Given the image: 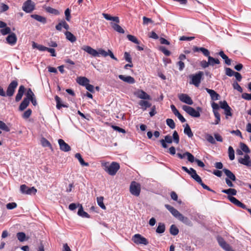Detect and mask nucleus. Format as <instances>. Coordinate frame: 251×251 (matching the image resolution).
<instances>
[{"label":"nucleus","mask_w":251,"mask_h":251,"mask_svg":"<svg viewBox=\"0 0 251 251\" xmlns=\"http://www.w3.org/2000/svg\"><path fill=\"white\" fill-rule=\"evenodd\" d=\"M238 162L248 167L251 166V161H250V157L249 155L246 154L244 158H241L238 159Z\"/></svg>","instance_id":"nucleus-13"},{"label":"nucleus","mask_w":251,"mask_h":251,"mask_svg":"<svg viewBox=\"0 0 251 251\" xmlns=\"http://www.w3.org/2000/svg\"><path fill=\"white\" fill-rule=\"evenodd\" d=\"M160 50L166 56H169L171 54V52L164 47H160Z\"/></svg>","instance_id":"nucleus-61"},{"label":"nucleus","mask_w":251,"mask_h":251,"mask_svg":"<svg viewBox=\"0 0 251 251\" xmlns=\"http://www.w3.org/2000/svg\"><path fill=\"white\" fill-rule=\"evenodd\" d=\"M25 96H26V97L25 98L29 100H30V99H31L32 98L35 97L33 92L32 91V90L30 88H29L27 90V91L26 93Z\"/></svg>","instance_id":"nucleus-46"},{"label":"nucleus","mask_w":251,"mask_h":251,"mask_svg":"<svg viewBox=\"0 0 251 251\" xmlns=\"http://www.w3.org/2000/svg\"><path fill=\"white\" fill-rule=\"evenodd\" d=\"M232 86L234 89L237 90L239 92L242 93L243 92V89L237 82H234L232 84Z\"/></svg>","instance_id":"nucleus-57"},{"label":"nucleus","mask_w":251,"mask_h":251,"mask_svg":"<svg viewBox=\"0 0 251 251\" xmlns=\"http://www.w3.org/2000/svg\"><path fill=\"white\" fill-rule=\"evenodd\" d=\"M165 230V226L164 223H159L158 226L156 229V232L158 233H163Z\"/></svg>","instance_id":"nucleus-35"},{"label":"nucleus","mask_w":251,"mask_h":251,"mask_svg":"<svg viewBox=\"0 0 251 251\" xmlns=\"http://www.w3.org/2000/svg\"><path fill=\"white\" fill-rule=\"evenodd\" d=\"M242 98L246 100H251V93H244L242 95Z\"/></svg>","instance_id":"nucleus-64"},{"label":"nucleus","mask_w":251,"mask_h":251,"mask_svg":"<svg viewBox=\"0 0 251 251\" xmlns=\"http://www.w3.org/2000/svg\"><path fill=\"white\" fill-rule=\"evenodd\" d=\"M29 102L30 100L24 98L19 106V110L21 111L24 110L28 106Z\"/></svg>","instance_id":"nucleus-24"},{"label":"nucleus","mask_w":251,"mask_h":251,"mask_svg":"<svg viewBox=\"0 0 251 251\" xmlns=\"http://www.w3.org/2000/svg\"><path fill=\"white\" fill-rule=\"evenodd\" d=\"M17 237L18 239L20 242H23L25 239V233H24L23 232H18L17 234Z\"/></svg>","instance_id":"nucleus-47"},{"label":"nucleus","mask_w":251,"mask_h":251,"mask_svg":"<svg viewBox=\"0 0 251 251\" xmlns=\"http://www.w3.org/2000/svg\"><path fill=\"white\" fill-rule=\"evenodd\" d=\"M193 51L194 52H199L201 51L202 54L206 57H208V56H210V52L209 51L203 47H194L193 49Z\"/></svg>","instance_id":"nucleus-16"},{"label":"nucleus","mask_w":251,"mask_h":251,"mask_svg":"<svg viewBox=\"0 0 251 251\" xmlns=\"http://www.w3.org/2000/svg\"><path fill=\"white\" fill-rule=\"evenodd\" d=\"M81 49L94 57L99 56L100 55L102 56H105L106 55L105 50L102 49H99L97 50L90 46L84 45L81 47Z\"/></svg>","instance_id":"nucleus-2"},{"label":"nucleus","mask_w":251,"mask_h":251,"mask_svg":"<svg viewBox=\"0 0 251 251\" xmlns=\"http://www.w3.org/2000/svg\"><path fill=\"white\" fill-rule=\"evenodd\" d=\"M177 219L187 225L191 226L192 225L191 222L189 219L181 214L177 218Z\"/></svg>","instance_id":"nucleus-27"},{"label":"nucleus","mask_w":251,"mask_h":251,"mask_svg":"<svg viewBox=\"0 0 251 251\" xmlns=\"http://www.w3.org/2000/svg\"><path fill=\"white\" fill-rule=\"evenodd\" d=\"M41 143L42 146H43L44 147H48L50 149L52 148L51 145L50 144V142L48 140H47L45 138L43 137L41 138Z\"/></svg>","instance_id":"nucleus-38"},{"label":"nucleus","mask_w":251,"mask_h":251,"mask_svg":"<svg viewBox=\"0 0 251 251\" xmlns=\"http://www.w3.org/2000/svg\"><path fill=\"white\" fill-rule=\"evenodd\" d=\"M184 133L186 134L189 137L191 138L193 136V133L188 125L186 124L184 129Z\"/></svg>","instance_id":"nucleus-33"},{"label":"nucleus","mask_w":251,"mask_h":251,"mask_svg":"<svg viewBox=\"0 0 251 251\" xmlns=\"http://www.w3.org/2000/svg\"><path fill=\"white\" fill-rule=\"evenodd\" d=\"M170 232L172 235L175 236L178 233L179 230L175 225H172L170 227Z\"/></svg>","instance_id":"nucleus-36"},{"label":"nucleus","mask_w":251,"mask_h":251,"mask_svg":"<svg viewBox=\"0 0 251 251\" xmlns=\"http://www.w3.org/2000/svg\"><path fill=\"white\" fill-rule=\"evenodd\" d=\"M174 142L178 144L179 142V137L176 131H174L173 134Z\"/></svg>","instance_id":"nucleus-50"},{"label":"nucleus","mask_w":251,"mask_h":251,"mask_svg":"<svg viewBox=\"0 0 251 251\" xmlns=\"http://www.w3.org/2000/svg\"><path fill=\"white\" fill-rule=\"evenodd\" d=\"M181 168L182 170L188 173L189 175L191 176V177L192 175H193V173H197L196 170L192 168H190L189 169H188L186 167L182 166Z\"/></svg>","instance_id":"nucleus-39"},{"label":"nucleus","mask_w":251,"mask_h":251,"mask_svg":"<svg viewBox=\"0 0 251 251\" xmlns=\"http://www.w3.org/2000/svg\"><path fill=\"white\" fill-rule=\"evenodd\" d=\"M132 241L136 244L147 245L149 244L148 240L140 234H136L132 238Z\"/></svg>","instance_id":"nucleus-5"},{"label":"nucleus","mask_w":251,"mask_h":251,"mask_svg":"<svg viewBox=\"0 0 251 251\" xmlns=\"http://www.w3.org/2000/svg\"><path fill=\"white\" fill-rule=\"evenodd\" d=\"M118 77L121 80L129 84H133L135 82L134 78L131 76H125L124 75H120Z\"/></svg>","instance_id":"nucleus-17"},{"label":"nucleus","mask_w":251,"mask_h":251,"mask_svg":"<svg viewBox=\"0 0 251 251\" xmlns=\"http://www.w3.org/2000/svg\"><path fill=\"white\" fill-rule=\"evenodd\" d=\"M20 191L24 194L35 195L37 192V190L34 187H28L26 185L23 184L20 186Z\"/></svg>","instance_id":"nucleus-8"},{"label":"nucleus","mask_w":251,"mask_h":251,"mask_svg":"<svg viewBox=\"0 0 251 251\" xmlns=\"http://www.w3.org/2000/svg\"><path fill=\"white\" fill-rule=\"evenodd\" d=\"M58 142L61 151L64 152H68L71 151V149L70 146L68 144H67L63 139H59L58 140Z\"/></svg>","instance_id":"nucleus-11"},{"label":"nucleus","mask_w":251,"mask_h":251,"mask_svg":"<svg viewBox=\"0 0 251 251\" xmlns=\"http://www.w3.org/2000/svg\"><path fill=\"white\" fill-rule=\"evenodd\" d=\"M218 54L225 60V62L226 64L227 65L231 64V60L224 53L223 51H220L218 53Z\"/></svg>","instance_id":"nucleus-28"},{"label":"nucleus","mask_w":251,"mask_h":251,"mask_svg":"<svg viewBox=\"0 0 251 251\" xmlns=\"http://www.w3.org/2000/svg\"><path fill=\"white\" fill-rule=\"evenodd\" d=\"M0 129L6 132L10 131V128L1 121H0Z\"/></svg>","instance_id":"nucleus-45"},{"label":"nucleus","mask_w":251,"mask_h":251,"mask_svg":"<svg viewBox=\"0 0 251 251\" xmlns=\"http://www.w3.org/2000/svg\"><path fill=\"white\" fill-rule=\"evenodd\" d=\"M6 40L9 44L14 45L16 43L17 38L14 33H11L6 37Z\"/></svg>","instance_id":"nucleus-14"},{"label":"nucleus","mask_w":251,"mask_h":251,"mask_svg":"<svg viewBox=\"0 0 251 251\" xmlns=\"http://www.w3.org/2000/svg\"><path fill=\"white\" fill-rule=\"evenodd\" d=\"M103 197H98L97 198V201L98 204L102 209H106V207H105V205L104 204V203L103 202Z\"/></svg>","instance_id":"nucleus-42"},{"label":"nucleus","mask_w":251,"mask_h":251,"mask_svg":"<svg viewBox=\"0 0 251 251\" xmlns=\"http://www.w3.org/2000/svg\"><path fill=\"white\" fill-rule=\"evenodd\" d=\"M139 104L142 108H144V110L146 109V108L148 107H150L151 105V103L145 100H140L139 102Z\"/></svg>","instance_id":"nucleus-37"},{"label":"nucleus","mask_w":251,"mask_h":251,"mask_svg":"<svg viewBox=\"0 0 251 251\" xmlns=\"http://www.w3.org/2000/svg\"><path fill=\"white\" fill-rule=\"evenodd\" d=\"M46 10L47 12L50 14H53L55 15H58L59 14V12L58 10L50 7H47L46 8Z\"/></svg>","instance_id":"nucleus-41"},{"label":"nucleus","mask_w":251,"mask_h":251,"mask_svg":"<svg viewBox=\"0 0 251 251\" xmlns=\"http://www.w3.org/2000/svg\"><path fill=\"white\" fill-rule=\"evenodd\" d=\"M127 38L130 41H131L135 44H139V41L138 40V39L136 38V37L133 35L128 34L127 35Z\"/></svg>","instance_id":"nucleus-43"},{"label":"nucleus","mask_w":251,"mask_h":251,"mask_svg":"<svg viewBox=\"0 0 251 251\" xmlns=\"http://www.w3.org/2000/svg\"><path fill=\"white\" fill-rule=\"evenodd\" d=\"M209 66H213L215 64H219L220 62L218 59L214 58L210 55L208 57Z\"/></svg>","instance_id":"nucleus-34"},{"label":"nucleus","mask_w":251,"mask_h":251,"mask_svg":"<svg viewBox=\"0 0 251 251\" xmlns=\"http://www.w3.org/2000/svg\"><path fill=\"white\" fill-rule=\"evenodd\" d=\"M55 100L56 102V108L60 109L61 107H68V106L66 104L62 103L61 99L58 96H55Z\"/></svg>","instance_id":"nucleus-26"},{"label":"nucleus","mask_w":251,"mask_h":251,"mask_svg":"<svg viewBox=\"0 0 251 251\" xmlns=\"http://www.w3.org/2000/svg\"><path fill=\"white\" fill-rule=\"evenodd\" d=\"M31 17L36 21L45 24L47 23V19L43 16L37 14H32L30 15Z\"/></svg>","instance_id":"nucleus-22"},{"label":"nucleus","mask_w":251,"mask_h":251,"mask_svg":"<svg viewBox=\"0 0 251 251\" xmlns=\"http://www.w3.org/2000/svg\"><path fill=\"white\" fill-rule=\"evenodd\" d=\"M214 113V115L216 119V120H215V121L213 123V124L218 125V124H219V123H220V120H221L220 114L218 112L214 111V113Z\"/></svg>","instance_id":"nucleus-55"},{"label":"nucleus","mask_w":251,"mask_h":251,"mask_svg":"<svg viewBox=\"0 0 251 251\" xmlns=\"http://www.w3.org/2000/svg\"><path fill=\"white\" fill-rule=\"evenodd\" d=\"M137 96L138 98L143 100H150L151 97L143 90L139 91L137 92Z\"/></svg>","instance_id":"nucleus-21"},{"label":"nucleus","mask_w":251,"mask_h":251,"mask_svg":"<svg viewBox=\"0 0 251 251\" xmlns=\"http://www.w3.org/2000/svg\"><path fill=\"white\" fill-rule=\"evenodd\" d=\"M35 8L34 2L32 1L31 0H27L25 1L23 5V10L26 13L31 12Z\"/></svg>","instance_id":"nucleus-9"},{"label":"nucleus","mask_w":251,"mask_h":251,"mask_svg":"<svg viewBox=\"0 0 251 251\" xmlns=\"http://www.w3.org/2000/svg\"><path fill=\"white\" fill-rule=\"evenodd\" d=\"M75 157L78 159L80 164L83 166H88L89 163L85 162L82 158L81 154L79 153H76L75 154Z\"/></svg>","instance_id":"nucleus-29"},{"label":"nucleus","mask_w":251,"mask_h":251,"mask_svg":"<svg viewBox=\"0 0 251 251\" xmlns=\"http://www.w3.org/2000/svg\"><path fill=\"white\" fill-rule=\"evenodd\" d=\"M182 109L187 114L193 117L198 118L200 116V111H201V108L200 107L197 108V110L194 108L184 105L182 106Z\"/></svg>","instance_id":"nucleus-4"},{"label":"nucleus","mask_w":251,"mask_h":251,"mask_svg":"<svg viewBox=\"0 0 251 251\" xmlns=\"http://www.w3.org/2000/svg\"><path fill=\"white\" fill-rule=\"evenodd\" d=\"M89 82V79L85 77L80 76L77 79V82L82 86H85Z\"/></svg>","instance_id":"nucleus-25"},{"label":"nucleus","mask_w":251,"mask_h":251,"mask_svg":"<svg viewBox=\"0 0 251 251\" xmlns=\"http://www.w3.org/2000/svg\"><path fill=\"white\" fill-rule=\"evenodd\" d=\"M240 148L242 151L245 152V153H248L250 152V150L245 144L243 143H241Z\"/></svg>","instance_id":"nucleus-49"},{"label":"nucleus","mask_w":251,"mask_h":251,"mask_svg":"<svg viewBox=\"0 0 251 251\" xmlns=\"http://www.w3.org/2000/svg\"><path fill=\"white\" fill-rule=\"evenodd\" d=\"M225 111V114L226 116V118H228V116H232V114L231 113V108L230 106L224 109Z\"/></svg>","instance_id":"nucleus-56"},{"label":"nucleus","mask_w":251,"mask_h":251,"mask_svg":"<svg viewBox=\"0 0 251 251\" xmlns=\"http://www.w3.org/2000/svg\"><path fill=\"white\" fill-rule=\"evenodd\" d=\"M17 205L15 202L8 203L6 204V206L8 209H13L17 207Z\"/></svg>","instance_id":"nucleus-62"},{"label":"nucleus","mask_w":251,"mask_h":251,"mask_svg":"<svg viewBox=\"0 0 251 251\" xmlns=\"http://www.w3.org/2000/svg\"><path fill=\"white\" fill-rule=\"evenodd\" d=\"M222 192L226 194L232 196H235L237 194V191L232 188H229L228 189H223L222 190Z\"/></svg>","instance_id":"nucleus-32"},{"label":"nucleus","mask_w":251,"mask_h":251,"mask_svg":"<svg viewBox=\"0 0 251 251\" xmlns=\"http://www.w3.org/2000/svg\"><path fill=\"white\" fill-rule=\"evenodd\" d=\"M235 73V72L233 71L229 68H226V74L229 76H232L234 75Z\"/></svg>","instance_id":"nucleus-59"},{"label":"nucleus","mask_w":251,"mask_h":251,"mask_svg":"<svg viewBox=\"0 0 251 251\" xmlns=\"http://www.w3.org/2000/svg\"><path fill=\"white\" fill-rule=\"evenodd\" d=\"M112 28L117 32L120 33H124V29L119 25L114 23H111Z\"/></svg>","instance_id":"nucleus-30"},{"label":"nucleus","mask_w":251,"mask_h":251,"mask_svg":"<svg viewBox=\"0 0 251 251\" xmlns=\"http://www.w3.org/2000/svg\"><path fill=\"white\" fill-rule=\"evenodd\" d=\"M78 206H79L78 211L77 212V214L82 217L84 218H89V215L86 212L83 210V207L81 204H77Z\"/></svg>","instance_id":"nucleus-23"},{"label":"nucleus","mask_w":251,"mask_h":251,"mask_svg":"<svg viewBox=\"0 0 251 251\" xmlns=\"http://www.w3.org/2000/svg\"><path fill=\"white\" fill-rule=\"evenodd\" d=\"M25 87L23 85H21L19 87V90L18 91V93L17 94L16 97H15V101L16 102H18L21 100V99L24 95V93L25 92Z\"/></svg>","instance_id":"nucleus-18"},{"label":"nucleus","mask_w":251,"mask_h":251,"mask_svg":"<svg viewBox=\"0 0 251 251\" xmlns=\"http://www.w3.org/2000/svg\"><path fill=\"white\" fill-rule=\"evenodd\" d=\"M0 32L3 35L9 34L11 32L10 28L6 26V27H4V28H2L0 30Z\"/></svg>","instance_id":"nucleus-54"},{"label":"nucleus","mask_w":251,"mask_h":251,"mask_svg":"<svg viewBox=\"0 0 251 251\" xmlns=\"http://www.w3.org/2000/svg\"><path fill=\"white\" fill-rule=\"evenodd\" d=\"M141 191L140 185L135 181H132L130 185V192L135 196L140 195Z\"/></svg>","instance_id":"nucleus-6"},{"label":"nucleus","mask_w":251,"mask_h":251,"mask_svg":"<svg viewBox=\"0 0 251 251\" xmlns=\"http://www.w3.org/2000/svg\"><path fill=\"white\" fill-rule=\"evenodd\" d=\"M65 34L67 39L72 43L75 42L76 40V37L71 32L66 31Z\"/></svg>","instance_id":"nucleus-31"},{"label":"nucleus","mask_w":251,"mask_h":251,"mask_svg":"<svg viewBox=\"0 0 251 251\" xmlns=\"http://www.w3.org/2000/svg\"><path fill=\"white\" fill-rule=\"evenodd\" d=\"M205 139L208 142H209L210 143H211L212 144H216V141H215L214 138L213 137V136L211 135H210L209 134H206Z\"/></svg>","instance_id":"nucleus-44"},{"label":"nucleus","mask_w":251,"mask_h":251,"mask_svg":"<svg viewBox=\"0 0 251 251\" xmlns=\"http://www.w3.org/2000/svg\"><path fill=\"white\" fill-rule=\"evenodd\" d=\"M206 92L210 95L211 99L213 100H217L220 99V96L214 90L208 88H205Z\"/></svg>","instance_id":"nucleus-15"},{"label":"nucleus","mask_w":251,"mask_h":251,"mask_svg":"<svg viewBox=\"0 0 251 251\" xmlns=\"http://www.w3.org/2000/svg\"><path fill=\"white\" fill-rule=\"evenodd\" d=\"M165 207L177 219V218L179 217V216L181 214L179 212V211L175 209L174 207L171 206L169 204H165Z\"/></svg>","instance_id":"nucleus-12"},{"label":"nucleus","mask_w":251,"mask_h":251,"mask_svg":"<svg viewBox=\"0 0 251 251\" xmlns=\"http://www.w3.org/2000/svg\"><path fill=\"white\" fill-rule=\"evenodd\" d=\"M203 73L201 71H199L197 73L189 75V78L191 79L190 84L195 85L196 87H198L201 82Z\"/></svg>","instance_id":"nucleus-3"},{"label":"nucleus","mask_w":251,"mask_h":251,"mask_svg":"<svg viewBox=\"0 0 251 251\" xmlns=\"http://www.w3.org/2000/svg\"><path fill=\"white\" fill-rule=\"evenodd\" d=\"M223 171L227 176L226 178L233 181L236 180L235 176L229 170L224 168L223 169Z\"/></svg>","instance_id":"nucleus-20"},{"label":"nucleus","mask_w":251,"mask_h":251,"mask_svg":"<svg viewBox=\"0 0 251 251\" xmlns=\"http://www.w3.org/2000/svg\"><path fill=\"white\" fill-rule=\"evenodd\" d=\"M166 124L171 129L175 128V123L172 119H167L166 120Z\"/></svg>","instance_id":"nucleus-48"},{"label":"nucleus","mask_w":251,"mask_h":251,"mask_svg":"<svg viewBox=\"0 0 251 251\" xmlns=\"http://www.w3.org/2000/svg\"><path fill=\"white\" fill-rule=\"evenodd\" d=\"M227 198L232 203H233V204L237 206L240 202L239 201H238L236 198L232 196H228Z\"/></svg>","instance_id":"nucleus-53"},{"label":"nucleus","mask_w":251,"mask_h":251,"mask_svg":"<svg viewBox=\"0 0 251 251\" xmlns=\"http://www.w3.org/2000/svg\"><path fill=\"white\" fill-rule=\"evenodd\" d=\"M32 110L30 109H28L24 113L22 117L24 119H28L30 116Z\"/></svg>","instance_id":"nucleus-58"},{"label":"nucleus","mask_w":251,"mask_h":251,"mask_svg":"<svg viewBox=\"0 0 251 251\" xmlns=\"http://www.w3.org/2000/svg\"><path fill=\"white\" fill-rule=\"evenodd\" d=\"M179 100L186 104L189 105H192L193 104V101L187 94H180L178 96Z\"/></svg>","instance_id":"nucleus-10"},{"label":"nucleus","mask_w":251,"mask_h":251,"mask_svg":"<svg viewBox=\"0 0 251 251\" xmlns=\"http://www.w3.org/2000/svg\"><path fill=\"white\" fill-rule=\"evenodd\" d=\"M18 83L17 81L13 80L8 86L6 94V96L12 97L15 91V89L18 86Z\"/></svg>","instance_id":"nucleus-7"},{"label":"nucleus","mask_w":251,"mask_h":251,"mask_svg":"<svg viewBox=\"0 0 251 251\" xmlns=\"http://www.w3.org/2000/svg\"><path fill=\"white\" fill-rule=\"evenodd\" d=\"M185 154L187 157L188 160L191 163H193L195 161L196 159L193 155L189 152H186Z\"/></svg>","instance_id":"nucleus-52"},{"label":"nucleus","mask_w":251,"mask_h":251,"mask_svg":"<svg viewBox=\"0 0 251 251\" xmlns=\"http://www.w3.org/2000/svg\"><path fill=\"white\" fill-rule=\"evenodd\" d=\"M192 178L200 184L202 182L201 177L197 173H193V175H192Z\"/></svg>","instance_id":"nucleus-51"},{"label":"nucleus","mask_w":251,"mask_h":251,"mask_svg":"<svg viewBox=\"0 0 251 251\" xmlns=\"http://www.w3.org/2000/svg\"><path fill=\"white\" fill-rule=\"evenodd\" d=\"M124 58L127 62L130 63H131L132 59H131V56H130V54H129V53H128L127 52H125L124 53Z\"/></svg>","instance_id":"nucleus-60"},{"label":"nucleus","mask_w":251,"mask_h":251,"mask_svg":"<svg viewBox=\"0 0 251 251\" xmlns=\"http://www.w3.org/2000/svg\"><path fill=\"white\" fill-rule=\"evenodd\" d=\"M228 153L229 159L233 160L235 158L234 151L231 146L228 147Z\"/></svg>","instance_id":"nucleus-40"},{"label":"nucleus","mask_w":251,"mask_h":251,"mask_svg":"<svg viewBox=\"0 0 251 251\" xmlns=\"http://www.w3.org/2000/svg\"><path fill=\"white\" fill-rule=\"evenodd\" d=\"M101 166L103 170L110 176H114L120 169L119 163L113 162L111 164L107 162H102Z\"/></svg>","instance_id":"nucleus-1"},{"label":"nucleus","mask_w":251,"mask_h":251,"mask_svg":"<svg viewBox=\"0 0 251 251\" xmlns=\"http://www.w3.org/2000/svg\"><path fill=\"white\" fill-rule=\"evenodd\" d=\"M70 10L69 8H67L65 11V15L66 17V19L67 21L69 22L71 19V15H70Z\"/></svg>","instance_id":"nucleus-63"},{"label":"nucleus","mask_w":251,"mask_h":251,"mask_svg":"<svg viewBox=\"0 0 251 251\" xmlns=\"http://www.w3.org/2000/svg\"><path fill=\"white\" fill-rule=\"evenodd\" d=\"M217 240L219 245L225 251L229 248L230 246L229 244H228L222 237H218L217 238Z\"/></svg>","instance_id":"nucleus-19"}]
</instances>
